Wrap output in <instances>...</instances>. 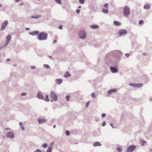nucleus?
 I'll return each instance as SVG.
<instances>
[{"mask_svg":"<svg viewBox=\"0 0 152 152\" xmlns=\"http://www.w3.org/2000/svg\"><path fill=\"white\" fill-rule=\"evenodd\" d=\"M102 124H105V122H103Z\"/></svg>","mask_w":152,"mask_h":152,"instance_id":"obj_55","label":"nucleus"},{"mask_svg":"<svg viewBox=\"0 0 152 152\" xmlns=\"http://www.w3.org/2000/svg\"><path fill=\"white\" fill-rule=\"evenodd\" d=\"M44 66L47 69L50 67L48 65L45 64Z\"/></svg>","mask_w":152,"mask_h":152,"instance_id":"obj_37","label":"nucleus"},{"mask_svg":"<svg viewBox=\"0 0 152 152\" xmlns=\"http://www.w3.org/2000/svg\"><path fill=\"white\" fill-rule=\"evenodd\" d=\"M37 97L39 99H42L45 101L48 102L50 101L48 96V95H46L44 97L41 94H40L38 93L37 94Z\"/></svg>","mask_w":152,"mask_h":152,"instance_id":"obj_2","label":"nucleus"},{"mask_svg":"<svg viewBox=\"0 0 152 152\" xmlns=\"http://www.w3.org/2000/svg\"><path fill=\"white\" fill-rule=\"evenodd\" d=\"M144 8L145 9H150V7L148 5H146L144 6Z\"/></svg>","mask_w":152,"mask_h":152,"instance_id":"obj_22","label":"nucleus"},{"mask_svg":"<svg viewBox=\"0 0 152 152\" xmlns=\"http://www.w3.org/2000/svg\"><path fill=\"white\" fill-rule=\"evenodd\" d=\"M58 28L60 29H62V26L61 25H60L59 26Z\"/></svg>","mask_w":152,"mask_h":152,"instance_id":"obj_40","label":"nucleus"},{"mask_svg":"<svg viewBox=\"0 0 152 152\" xmlns=\"http://www.w3.org/2000/svg\"><path fill=\"white\" fill-rule=\"evenodd\" d=\"M19 0H15L16 2H18L19 1Z\"/></svg>","mask_w":152,"mask_h":152,"instance_id":"obj_53","label":"nucleus"},{"mask_svg":"<svg viewBox=\"0 0 152 152\" xmlns=\"http://www.w3.org/2000/svg\"><path fill=\"white\" fill-rule=\"evenodd\" d=\"M19 124H22V123H20Z\"/></svg>","mask_w":152,"mask_h":152,"instance_id":"obj_59","label":"nucleus"},{"mask_svg":"<svg viewBox=\"0 0 152 152\" xmlns=\"http://www.w3.org/2000/svg\"><path fill=\"white\" fill-rule=\"evenodd\" d=\"M143 23V20H140L139 22V24H141Z\"/></svg>","mask_w":152,"mask_h":152,"instance_id":"obj_38","label":"nucleus"},{"mask_svg":"<svg viewBox=\"0 0 152 152\" xmlns=\"http://www.w3.org/2000/svg\"><path fill=\"white\" fill-rule=\"evenodd\" d=\"M56 82L58 84H60L62 82V80L61 79H56Z\"/></svg>","mask_w":152,"mask_h":152,"instance_id":"obj_15","label":"nucleus"},{"mask_svg":"<svg viewBox=\"0 0 152 152\" xmlns=\"http://www.w3.org/2000/svg\"><path fill=\"white\" fill-rule=\"evenodd\" d=\"M114 24L115 26H120L121 25V23L116 21H115L114 22Z\"/></svg>","mask_w":152,"mask_h":152,"instance_id":"obj_14","label":"nucleus"},{"mask_svg":"<svg viewBox=\"0 0 152 152\" xmlns=\"http://www.w3.org/2000/svg\"><path fill=\"white\" fill-rule=\"evenodd\" d=\"M90 101H88L86 104V107H87L88 106L89 104Z\"/></svg>","mask_w":152,"mask_h":152,"instance_id":"obj_39","label":"nucleus"},{"mask_svg":"<svg viewBox=\"0 0 152 152\" xmlns=\"http://www.w3.org/2000/svg\"><path fill=\"white\" fill-rule=\"evenodd\" d=\"M102 12L105 13H107L108 12V11L107 9H103L102 10Z\"/></svg>","mask_w":152,"mask_h":152,"instance_id":"obj_24","label":"nucleus"},{"mask_svg":"<svg viewBox=\"0 0 152 152\" xmlns=\"http://www.w3.org/2000/svg\"><path fill=\"white\" fill-rule=\"evenodd\" d=\"M117 91V90L116 89H112L108 91V93L109 94H110L112 92H115Z\"/></svg>","mask_w":152,"mask_h":152,"instance_id":"obj_11","label":"nucleus"},{"mask_svg":"<svg viewBox=\"0 0 152 152\" xmlns=\"http://www.w3.org/2000/svg\"><path fill=\"white\" fill-rule=\"evenodd\" d=\"M85 0H79V2L81 4H83Z\"/></svg>","mask_w":152,"mask_h":152,"instance_id":"obj_29","label":"nucleus"},{"mask_svg":"<svg viewBox=\"0 0 152 152\" xmlns=\"http://www.w3.org/2000/svg\"><path fill=\"white\" fill-rule=\"evenodd\" d=\"M151 151H152V149L151 150H150V152H151Z\"/></svg>","mask_w":152,"mask_h":152,"instance_id":"obj_57","label":"nucleus"},{"mask_svg":"<svg viewBox=\"0 0 152 152\" xmlns=\"http://www.w3.org/2000/svg\"><path fill=\"white\" fill-rule=\"evenodd\" d=\"M86 35V33L83 31H80L79 33V37L82 39H85Z\"/></svg>","mask_w":152,"mask_h":152,"instance_id":"obj_6","label":"nucleus"},{"mask_svg":"<svg viewBox=\"0 0 152 152\" xmlns=\"http://www.w3.org/2000/svg\"><path fill=\"white\" fill-rule=\"evenodd\" d=\"M135 84H132V83H130L129 84V85L132 86H134Z\"/></svg>","mask_w":152,"mask_h":152,"instance_id":"obj_45","label":"nucleus"},{"mask_svg":"<svg viewBox=\"0 0 152 152\" xmlns=\"http://www.w3.org/2000/svg\"><path fill=\"white\" fill-rule=\"evenodd\" d=\"M105 116H106V114L105 113L102 114V117H105Z\"/></svg>","mask_w":152,"mask_h":152,"instance_id":"obj_41","label":"nucleus"},{"mask_svg":"<svg viewBox=\"0 0 152 152\" xmlns=\"http://www.w3.org/2000/svg\"><path fill=\"white\" fill-rule=\"evenodd\" d=\"M11 39V36L10 35H9L7 37V43L8 44L9 42Z\"/></svg>","mask_w":152,"mask_h":152,"instance_id":"obj_13","label":"nucleus"},{"mask_svg":"<svg viewBox=\"0 0 152 152\" xmlns=\"http://www.w3.org/2000/svg\"><path fill=\"white\" fill-rule=\"evenodd\" d=\"M2 6V5H0V8Z\"/></svg>","mask_w":152,"mask_h":152,"instance_id":"obj_58","label":"nucleus"},{"mask_svg":"<svg viewBox=\"0 0 152 152\" xmlns=\"http://www.w3.org/2000/svg\"><path fill=\"white\" fill-rule=\"evenodd\" d=\"M102 124V126L103 127L104 126H105L106 124Z\"/></svg>","mask_w":152,"mask_h":152,"instance_id":"obj_49","label":"nucleus"},{"mask_svg":"<svg viewBox=\"0 0 152 152\" xmlns=\"http://www.w3.org/2000/svg\"><path fill=\"white\" fill-rule=\"evenodd\" d=\"M26 94L24 93H23L21 94V95L22 96H24L26 95Z\"/></svg>","mask_w":152,"mask_h":152,"instance_id":"obj_47","label":"nucleus"},{"mask_svg":"<svg viewBox=\"0 0 152 152\" xmlns=\"http://www.w3.org/2000/svg\"><path fill=\"white\" fill-rule=\"evenodd\" d=\"M26 30H29V28H26Z\"/></svg>","mask_w":152,"mask_h":152,"instance_id":"obj_50","label":"nucleus"},{"mask_svg":"<svg viewBox=\"0 0 152 152\" xmlns=\"http://www.w3.org/2000/svg\"><path fill=\"white\" fill-rule=\"evenodd\" d=\"M117 150L119 152H121V149L119 148H117Z\"/></svg>","mask_w":152,"mask_h":152,"instance_id":"obj_33","label":"nucleus"},{"mask_svg":"<svg viewBox=\"0 0 152 152\" xmlns=\"http://www.w3.org/2000/svg\"><path fill=\"white\" fill-rule=\"evenodd\" d=\"M94 146H99L101 145V144L98 142H95L93 144Z\"/></svg>","mask_w":152,"mask_h":152,"instance_id":"obj_12","label":"nucleus"},{"mask_svg":"<svg viewBox=\"0 0 152 152\" xmlns=\"http://www.w3.org/2000/svg\"><path fill=\"white\" fill-rule=\"evenodd\" d=\"M42 146L44 148H45L48 146V145L46 143H45L42 144Z\"/></svg>","mask_w":152,"mask_h":152,"instance_id":"obj_25","label":"nucleus"},{"mask_svg":"<svg viewBox=\"0 0 152 152\" xmlns=\"http://www.w3.org/2000/svg\"><path fill=\"white\" fill-rule=\"evenodd\" d=\"M90 28H93V29H95L97 28L98 27V25H91L90 26Z\"/></svg>","mask_w":152,"mask_h":152,"instance_id":"obj_17","label":"nucleus"},{"mask_svg":"<svg viewBox=\"0 0 152 152\" xmlns=\"http://www.w3.org/2000/svg\"><path fill=\"white\" fill-rule=\"evenodd\" d=\"M91 96L92 97L94 98H95V96H96L95 95L94 93H92L91 94Z\"/></svg>","mask_w":152,"mask_h":152,"instance_id":"obj_31","label":"nucleus"},{"mask_svg":"<svg viewBox=\"0 0 152 152\" xmlns=\"http://www.w3.org/2000/svg\"><path fill=\"white\" fill-rule=\"evenodd\" d=\"M56 125H54L53 126V128H54L56 127Z\"/></svg>","mask_w":152,"mask_h":152,"instance_id":"obj_51","label":"nucleus"},{"mask_svg":"<svg viewBox=\"0 0 152 152\" xmlns=\"http://www.w3.org/2000/svg\"><path fill=\"white\" fill-rule=\"evenodd\" d=\"M5 130H10V128H7L5 129Z\"/></svg>","mask_w":152,"mask_h":152,"instance_id":"obj_48","label":"nucleus"},{"mask_svg":"<svg viewBox=\"0 0 152 152\" xmlns=\"http://www.w3.org/2000/svg\"><path fill=\"white\" fill-rule=\"evenodd\" d=\"M125 56H126V57H128L129 56V53H126L125 54Z\"/></svg>","mask_w":152,"mask_h":152,"instance_id":"obj_46","label":"nucleus"},{"mask_svg":"<svg viewBox=\"0 0 152 152\" xmlns=\"http://www.w3.org/2000/svg\"><path fill=\"white\" fill-rule=\"evenodd\" d=\"M70 75L69 73L68 72H67L65 73V74L64 75V77L66 78L69 77Z\"/></svg>","mask_w":152,"mask_h":152,"instance_id":"obj_19","label":"nucleus"},{"mask_svg":"<svg viewBox=\"0 0 152 152\" xmlns=\"http://www.w3.org/2000/svg\"><path fill=\"white\" fill-rule=\"evenodd\" d=\"M55 2L59 4H61V2L60 0H55Z\"/></svg>","mask_w":152,"mask_h":152,"instance_id":"obj_26","label":"nucleus"},{"mask_svg":"<svg viewBox=\"0 0 152 152\" xmlns=\"http://www.w3.org/2000/svg\"><path fill=\"white\" fill-rule=\"evenodd\" d=\"M65 134L67 136H69L70 134V132L68 130H66L65 132Z\"/></svg>","mask_w":152,"mask_h":152,"instance_id":"obj_27","label":"nucleus"},{"mask_svg":"<svg viewBox=\"0 0 152 152\" xmlns=\"http://www.w3.org/2000/svg\"><path fill=\"white\" fill-rule=\"evenodd\" d=\"M127 33V31L124 29L121 30L119 32V34L120 35H122L123 34H126Z\"/></svg>","mask_w":152,"mask_h":152,"instance_id":"obj_9","label":"nucleus"},{"mask_svg":"<svg viewBox=\"0 0 152 152\" xmlns=\"http://www.w3.org/2000/svg\"><path fill=\"white\" fill-rule=\"evenodd\" d=\"M50 97L52 99V100L51 101V102H53V100L56 101L57 100V96L53 91H51L50 92Z\"/></svg>","mask_w":152,"mask_h":152,"instance_id":"obj_3","label":"nucleus"},{"mask_svg":"<svg viewBox=\"0 0 152 152\" xmlns=\"http://www.w3.org/2000/svg\"><path fill=\"white\" fill-rule=\"evenodd\" d=\"M137 85L139 87H141L142 86V84H137Z\"/></svg>","mask_w":152,"mask_h":152,"instance_id":"obj_36","label":"nucleus"},{"mask_svg":"<svg viewBox=\"0 0 152 152\" xmlns=\"http://www.w3.org/2000/svg\"><path fill=\"white\" fill-rule=\"evenodd\" d=\"M41 16H31V18H36L37 19L38 18H39V17H40Z\"/></svg>","mask_w":152,"mask_h":152,"instance_id":"obj_28","label":"nucleus"},{"mask_svg":"<svg viewBox=\"0 0 152 152\" xmlns=\"http://www.w3.org/2000/svg\"><path fill=\"white\" fill-rule=\"evenodd\" d=\"M52 149V147L51 146L49 147L47 150L46 152H51Z\"/></svg>","mask_w":152,"mask_h":152,"instance_id":"obj_21","label":"nucleus"},{"mask_svg":"<svg viewBox=\"0 0 152 152\" xmlns=\"http://www.w3.org/2000/svg\"><path fill=\"white\" fill-rule=\"evenodd\" d=\"M67 101H69L70 98L69 96H67L66 97Z\"/></svg>","mask_w":152,"mask_h":152,"instance_id":"obj_35","label":"nucleus"},{"mask_svg":"<svg viewBox=\"0 0 152 152\" xmlns=\"http://www.w3.org/2000/svg\"><path fill=\"white\" fill-rule=\"evenodd\" d=\"M31 68L32 69H34L35 68V67L34 66H32L31 67Z\"/></svg>","mask_w":152,"mask_h":152,"instance_id":"obj_43","label":"nucleus"},{"mask_svg":"<svg viewBox=\"0 0 152 152\" xmlns=\"http://www.w3.org/2000/svg\"><path fill=\"white\" fill-rule=\"evenodd\" d=\"M143 55H145V54H144V53L143 54Z\"/></svg>","mask_w":152,"mask_h":152,"instance_id":"obj_60","label":"nucleus"},{"mask_svg":"<svg viewBox=\"0 0 152 152\" xmlns=\"http://www.w3.org/2000/svg\"><path fill=\"white\" fill-rule=\"evenodd\" d=\"M78 8H81V6H79L78 7Z\"/></svg>","mask_w":152,"mask_h":152,"instance_id":"obj_56","label":"nucleus"},{"mask_svg":"<svg viewBox=\"0 0 152 152\" xmlns=\"http://www.w3.org/2000/svg\"><path fill=\"white\" fill-rule=\"evenodd\" d=\"M53 43L54 44L56 43H57V41L56 40H54L53 41Z\"/></svg>","mask_w":152,"mask_h":152,"instance_id":"obj_44","label":"nucleus"},{"mask_svg":"<svg viewBox=\"0 0 152 152\" xmlns=\"http://www.w3.org/2000/svg\"><path fill=\"white\" fill-rule=\"evenodd\" d=\"M77 14H79L80 12V10H76Z\"/></svg>","mask_w":152,"mask_h":152,"instance_id":"obj_42","label":"nucleus"},{"mask_svg":"<svg viewBox=\"0 0 152 152\" xmlns=\"http://www.w3.org/2000/svg\"><path fill=\"white\" fill-rule=\"evenodd\" d=\"M136 146L134 145H132L129 146L127 150V152H133V151L135 149Z\"/></svg>","mask_w":152,"mask_h":152,"instance_id":"obj_5","label":"nucleus"},{"mask_svg":"<svg viewBox=\"0 0 152 152\" xmlns=\"http://www.w3.org/2000/svg\"><path fill=\"white\" fill-rule=\"evenodd\" d=\"M23 4V3H21V4H20V5L21 6V5H22Z\"/></svg>","mask_w":152,"mask_h":152,"instance_id":"obj_52","label":"nucleus"},{"mask_svg":"<svg viewBox=\"0 0 152 152\" xmlns=\"http://www.w3.org/2000/svg\"><path fill=\"white\" fill-rule=\"evenodd\" d=\"M110 69L111 72L113 73L117 72L118 71V69L116 68L110 66Z\"/></svg>","mask_w":152,"mask_h":152,"instance_id":"obj_10","label":"nucleus"},{"mask_svg":"<svg viewBox=\"0 0 152 152\" xmlns=\"http://www.w3.org/2000/svg\"><path fill=\"white\" fill-rule=\"evenodd\" d=\"M50 57H52V56H50Z\"/></svg>","mask_w":152,"mask_h":152,"instance_id":"obj_61","label":"nucleus"},{"mask_svg":"<svg viewBox=\"0 0 152 152\" xmlns=\"http://www.w3.org/2000/svg\"><path fill=\"white\" fill-rule=\"evenodd\" d=\"M6 136L7 137L12 139L15 137L14 134L12 132H7L6 134Z\"/></svg>","mask_w":152,"mask_h":152,"instance_id":"obj_4","label":"nucleus"},{"mask_svg":"<svg viewBox=\"0 0 152 152\" xmlns=\"http://www.w3.org/2000/svg\"><path fill=\"white\" fill-rule=\"evenodd\" d=\"M47 36L48 34L47 33L41 32L38 34V38L40 40H45L47 39Z\"/></svg>","mask_w":152,"mask_h":152,"instance_id":"obj_1","label":"nucleus"},{"mask_svg":"<svg viewBox=\"0 0 152 152\" xmlns=\"http://www.w3.org/2000/svg\"><path fill=\"white\" fill-rule=\"evenodd\" d=\"M7 61H10V59H7Z\"/></svg>","mask_w":152,"mask_h":152,"instance_id":"obj_54","label":"nucleus"},{"mask_svg":"<svg viewBox=\"0 0 152 152\" xmlns=\"http://www.w3.org/2000/svg\"><path fill=\"white\" fill-rule=\"evenodd\" d=\"M50 57H52V56H50Z\"/></svg>","mask_w":152,"mask_h":152,"instance_id":"obj_62","label":"nucleus"},{"mask_svg":"<svg viewBox=\"0 0 152 152\" xmlns=\"http://www.w3.org/2000/svg\"><path fill=\"white\" fill-rule=\"evenodd\" d=\"M38 31H35L33 32H30L29 33V34L32 35H36L37 34H38Z\"/></svg>","mask_w":152,"mask_h":152,"instance_id":"obj_18","label":"nucleus"},{"mask_svg":"<svg viewBox=\"0 0 152 152\" xmlns=\"http://www.w3.org/2000/svg\"><path fill=\"white\" fill-rule=\"evenodd\" d=\"M42 152V150H40V149H37L34 152Z\"/></svg>","mask_w":152,"mask_h":152,"instance_id":"obj_32","label":"nucleus"},{"mask_svg":"<svg viewBox=\"0 0 152 152\" xmlns=\"http://www.w3.org/2000/svg\"><path fill=\"white\" fill-rule=\"evenodd\" d=\"M8 23V21L7 20H5V21L4 22V23H3L2 25V27L1 28V30H3L4 29L6 26L7 25Z\"/></svg>","mask_w":152,"mask_h":152,"instance_id":"obj_8","label":"nucleus"},{"mask_svg":"<svg viewBox=\"0 0 152 152\" xmlns=\"http://www.w3.org/2000/svg\"><path fill=\"white\" fill-rule=\"evenodd\" d=\"M146 141H142V142L141 143V144L142 146H143L145 145V143H146Z\"/></svg>","mask_w":152,"mask_h":152,"instance_id":"obj_30","label":"nucleus"},{"mask_svg":"<svg viewBox=\"0 0 152 152\" xmlns=\"http://www.w3.org/2000/svg\"><path fill=\"white\" fill-rule=\"evenodd\" d=\"M45 120L43 118L40 119L38 120V122L39 123H43L45 122Z\"/></svg>","mask_w":152,"mask_h":152,"instance_id":"obj_16","label":"nucleus"},{"mask_svg":"<svg viewBox=\"0 0 152 152\" xmlns=\"http://www.w3.org/2000/svg\"><path fill=\"white\" fill-rule=\"evenodd\" d=\"M124 12L125 15H127L129 14V9L128 7H125L124 8Z\"/></svg>","mask_w":152,"mask_h":152,"instance_id":"obj_7","label":"nucleus"},{"mask_svg":"<svg viewBox=\"0 0 152 152\" xmlns=\"http://www.w3.org/2000/svg\"><path fill=\"white\" fill-rule=\"evenodd\" d=\"M20 124V127H21V129L23 131H24L25 129L24 127L23 126V124Z\"/></svg>","mask_w":152,"mask_h":152,"instance_id":"obj_23","label":"nucleus"},{"mask_svg":"<svg viewBox=\"0 0 152 152\" xmlns=\"http://www.w3.org/2000/svg\"><path fill=\"white\" fill-rule=\"evenodd\" d=\"M110 126H112L113 129L116 128L118 127V126H116L117 124H110Z\"/></svg>","mask_w":152,"mask_h":152,"instance_id":"obj_20","label":"nucleus"},{"mask_svg":"<svg viewBox=\"0 0 152 152\" xmlns=\"http://www.w3.org/2000/svg\"><path fill=\"white\" fill-rule=\"evenodd\" d=\"M104 7L106 8H107L108 9V4L107 3H106V4L104 5Z\"/></svg>","mask_w":152,"mask_h":152,"instance_id":"obj_34","label":"nucleus"}]
</instances>
